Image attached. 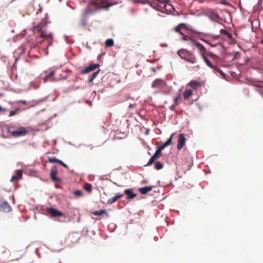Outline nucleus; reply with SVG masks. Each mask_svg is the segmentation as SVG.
<instances>
[{
    "label": "nucleus",
    "mask_w": 263,
    "mask_h": 263,
    "mask_svg": "<svg viewBox=\"0 0 263 263\" xmlns=\"http://www.w3.org/2000/svg\"><path fill=\"white\" fill-rule=\"evenodd\" d=\"M203 84L198 80H192L188 84V85L191 87L193 89L196 90L202 86Z\"/></svg>",
    "instance_id": "nucleus-13"
},
{
    "label": "nucleus",
    "mask_w": 263,
    "mask_h": 263,
    "mask_svg": "<svg viewBox=\"0 0 263 263\" xmlns=\"http://www.w3.org/2000/svg\"><path fill=\"white\" fill-rule=\"evenodd\" d=\"M195 46L198 49V50L201 52V53L202 52H203L204 53V52H205V48L202 45H201L200 43H199L198 42H196L195 43Z\"/></svg>",
    "instance_id": "nucleus-23"
},
{
    "label": "nucleus",
    "mask_w": 263,
    "mask_h": 263,
    "mask_svg": "<svg viewBox=\"0 0 263 263\" xmlns=\"http://www.w3.org/2000/svg\"><path fill=\"white\" fill-rule=\"evenodd\" d=\"M174 135H175V134H172L171 135L170 137L166 141L168 145H170L172 143L173 137Z\"/></svg>",
    "instance_id": "nucleus-36"
},
{
    "label": "nucleus",
    "mask_w": 263,
    "mask_h": 263,
    "mask_svg": "<svg viewBox=\"0 0 263 263\" xmlns=\"http://www.w3.org/2000/svg\"><path fill=\"white\" fill-rule=\"evenodd\" d=\"M220 33H221V34H224V35H227V33L228 32V31H226V30H224V29H221V30H220Z\"/></svg>",
    "instance_id": "nucleus-41"
},
{
    "label": "nucleus",
    "mask_w": 263,
    "mask_h": 263,
    "mask_svg": "<svg viewBox=\"0 0 263 263\" xmlns=\"http://www.w3.org/2000/svg\"><path fill=\"white\" fill-rule=\"evenodd\" d=\"M2 110H3V111H6V109L5 108H3Z\"/></svg>",
    "instance_id": "nucleus-46"
},
{
    "label": "nucleus",
    "mask_w": 263,
    "mask_h": 263,
    "mask_svg": "<svg viewBox=\"0 0 263 263\" xmlns=\"http://www.w3.org/2000/svg\"><path fill=\"white\" fill-rule=\"evenodd\" d=\"M158 2V6L160 8H165L167 10V7H170L171 8L172 6L171 5L167 4V0H157Z\"/></svg>",
    "instance_id": "nucleus-18"
},
{
    "label": "nucleus",
    "mask_w": 263,
    "mask_h": 263,
    "mask_svg": "<svg viewBox=\"0 0 263 263\" xmlns=\"http://www.w3.org/2000/svg\"><path fill=\"white\" fill-rule=\"evenodd\" d=\"M124 193L127 195V200L133 199L137 196V194L133 192L132 189H126Z\"/></svg>",
    "instance_id": "nucleus-14"
},
{
    "label": "nucleus",
    "mask_w": 263,
    "mask_h": 263,
    "mask_svg": "<svg viewBox=\"0 0 263 263\" xmlns=\"http://www.w3.org/2000/svg\"><path fill=\"white\" fill-rule=\"evenodd\" d=\"M93 81V79H92V77L89 76L88 80V82L89 83H91V82H92Z\"/></svg>",
    "instance_id": "nucleus-43"
},
{
    "label": "nucleus",
    "mask_w": 263,
    "mask_h": 263,
    "mask_svg": "<svg viewBox=\"0 0 263 263\" xmlns=\"http://www.w3.org/2000/svg\"><path fill=\"white\" fill-rule=\"evenodd\" d=\"M192 94V91L191 89H186L183 94L184 99L187 100Z\"/></svg>",
    "instance_id": "nucleus-21"
},
{
    "label": "nucleus",
    "mask_w": 263,
    "mask_h": 263,
    "mask_svg": "<svg viewBox=\"0 0 263 263\" xmlns=\"http://www.w3.org/2000/svg\"><path fill=\"white\" fill-rule=\"evenodd\" d=\"M59 164H61V165H62L66 168H68V166L66 164H65L62 161H61L60 160L59 162Z\"/></svg>",
    "instance_id": "nucleus-39"
},
{
    "label": "nucleus",
    "mask_w": 263,
    "mask_h": 263,
    "mask_svg": "<svg viewBox=\"0 0 263 263\" xmlns=\"http://www.w3.org/2000/svg\"><path fill=\"white\" fill-rule=\"evenodd\" d=\"M186 141V139L184 134H181L178 136V143L177 148L178 150H181L184 146Z\"/></svg>",
    "instance_id": "nucleus-8"
},
{
    "label": "nucleus",
    "mask_w": 263,
    "mask_h": 263,
    "mask_svg": "<svg viewBox=\"0 0 263 263\" xmlns=\"http://www.w3.org/2000/svg\"><path fill=\"white\" fill-rule=\"evenodd\" d=\"M229 39H231L232 37V35L230 33L228 32L227 35H226Z\"/></svg>",
    "instance_id": "nucleus-42"
},
{
    "label": "nucleus",
    "mask_w": 263,
    "mask_h": 263,
    "mask_svg": "<svg viewBox=\"0 0 263 263\" xmlns=\"http://www.w3.org/2000/svg\"><path fill=\"white\" fill-rule=\"evenodd\" d=\"M201 57L208 66L211 68H214V66L211 63L209 59L205 55L203 52L201 53Z\"/></svg>",
    "instance_id": "nucleus-20"
},
{
    "label": "nucleus",
    "mask_w": 263,
    "mask_h": 263,
    "mask_svg": "<svg viewBox=\"0 0 263 263\" xmlns=\"http://www.w3.org/2000/svg\"><path fill=\"white\" fill-rule=\"evenodd\" d=\"M46 211L53 217L64 216V214L62 212L52 208H47Z\"/></svg>",
    "instance_id": "nucleus-5"
},
{
    "label": "nucleus",
    "mask_w": 263,
    "mask_h": 263,
    "mask_svg": "<svg viewBox=\"0 0 263 263\" xmlns=\"http://www.w3.org/2000/svg\"><path fill=\"white\" fill-rule=\"evenodd\" d=\"M60 160L58 159L55 157L49 158L48 161L50 163H59Z\"/></svg>",
    "instance_id": "nucleus-31"
},
{
    "label": "nucleus",
    "mask_w": 263,
    "mask_h": 263,
    "mask_svg": "<svg viewBox=\"0 0 263 263\" xmlns=\"http://www.w3.org/2000/svg\"><path fill=\"white\" fill-rule=\"evenodd\" d=\"M177 54L181 59L192 64H195L197 63V59L195 55L193 52L185 49L179 50L177 51Z\"/></svg>",
    "instance_id": "nucleus-1"
},
{
    "label": "nucleus",
    "mask_w": 263,
    "mask_h": 263,
    "mask_svg": "<svg viewBox=\"0 0 263 263\" xmlns=\"http://www.w3.org/2000/svg\"><path fill=\"white\" fill-rule=\"evenodd\" d=\"M73 194L78 197H81L83 195V193L80 190H77L74 191Z\"/></svg>",
    "instance_id": "nucleus-33"
},
{
    "label": "nucleus",
    "mask_w": 263,
    "mask_h": 263,
    "mask_svg": "<svg viewBox=\"0 0 263 263\" xmlns=\"http://www.w3.org/2000/svg\"><path fill=\"white\" fill-rule=\"evenodd\" d=\"M153 188V186H147L139 189V192L141 194L144 195L147 193L148 192L152 190Z\"/></svg>",
    "instance_id": "nucleus-19"
},
{
    "label": "nucleus",
    "mask_w": 263,
    "mask_h": 263,
    "mask_svg": "<svg viewBox=\"0 0 263 263\" xmlns=\"http://www.w3.org/2000/svg\"><path fill=\"white\" fill-rule=\"evenodd\" d=\"M27 130L24 127H19L17 130L13 131L11 133L12 135L15 137L25 136L27 133Z\"/></svg>",
    "instance_id": "nucleus-6"
},
{
    "label": "nucleus",
    "mask_w": 263,
    "mask_h": 263,
    "mask_svg": "<svg viewBox=\"0 0 263 263\" xmlns=\"http://www.w3.org/2000/svg\"><path fill=\"white\" fill-rule=\"evenodd\" d=\"M255 90L259 92L263 97V86H256Z\"/></svg>",
    "instance_id": "nucleus-29"
},
{
    "label": "nucleus",
    "mask_w": 263,
    "mask_h": 263,
    "mask_svg": "<svg viewBox=\"0 0 263 263\" xmlns=\"http://www.w3.org/2000/svg\"><path fill=\"white\" fill-rule=\"evenodd\" d=\"M163 166V164L159 161H157L155 163V168L158 170H161V168H162Z\"/></svg>",
    "instance_id": "nucleus-30"
},
{
    "label": "nucleus",
    "mask_w": 263,
    "mask_h": 263,
    "mask_svg": "<svg viewBox=\"0 0 263 263\" xmlns=\"http://www.w3.org/2000/svg\"><path fill=\"white\" fill-rule=\"evenodd\" d=\"M183 36L182 37V40H184V41H188V40H191V37L189 36H187V35H183Z\"/></svg>",
    "instance_id": "nucleus-40"
},
{
    "label": "nucleus",
    "mask_w": 263,
    "mask_h": 263,
    "mask_svg": "<svg viewBox=\"0 0 263 263\" xmlns=\"http://www.w3.org/2000/svg\"><path fill=\"white\" fill-rule=\"evenodd\" d=\"M100 66L98 64H91L82 70V74H85L95 70Z\"/></svg>",
    "instance_id": "nucleus-11"
},
{
    "label": "nucleus",
    "mask_w": 263,
    "mask_h": 263,
    "mask_svg": "<svg viewBox=\"0 0 263 263\" xmlns=\"http://www.w3.org/2000/svg\"><path fill=\"white\" fill-rule=\"evenodd\" d=\"M34 31L36 32H39V37L40 38H45L46 40H47L48 45L51 46L52 44V33L50 32L49 34L45 33L44 31L43 30V27L41 28H38L37 27H35L34 28Z\"/></svg>",
    "instance_id": "nucleus-2"
},
{
    "label": "nucleus",
    "mask_w": 263,
    "mask_h": 263,
    "mask_svg": "<svg viewBox=\"0 0 263 263\" xmlns=\"http://www.w3.org/2000/svg\"><path fill=\"white\" fill-rule=\"evenodd\" d=\"M58 173L57 168L56 167H52L50 173V176L52 180L58 182H60L61 181V179L56 177L57 174Z\"/></svg>",
    "instance_id": "nucleus-12"
},
{
    "label": "nucleus",
    "mask_w": 263,
    "mask_h": 263,
    "mask_svg": "<svg viewBox=\"0 0 263 263\" xmlns=\"http://www.w3.org/2000/svg\"><path fill=\"white\" fill-rule=\"evenodd\" d=\"M84 189L88 193H90L92 192L91 185L89 183H86L84 185Z\"/></svg>",
    "instance_id": "nucleus-27"
},
{
    "label": "nucleus",
    "mask_w": 263,
    "mask_h": 263,
    "mask_svg": "<svg viewBox=\"0 0 263 263\" xmlns=\"http://www.w3.org/2000/svg\"><path fill=\"white\" fill-rule=\"evenodd\" d=\"M106 213L105 210H100V211H96L92 212V214L96 216H101L103 214Z\"/></svg>",
    "instance_id": "nucleus-28"
},
{
    "label": "nucleus",
    "mask_w": 263,
    "mask_h": 263,
    "mask_svg": "<svg viewBox=\"0 0 263 263\" xmlns=\"http://www.w3.org/2000/svg\"><path fill=\"white\" fill-rule=\"evenodd\" d=\"M184 24H180L177 26L175 28V31L179 33L181 35H183V33L181 32V29L182 28V26H184Z\"/></svg>",
    "instance_id": "nucleus-25"
},
{
    "label": "nucleus",
    "mask_w": 263,
    "mask_h": 263,
    "mask_svg": "<svg viewBox=\"0 0 263 263\" xmlns=\"http://www.w3.org/2000/svg\"><path fill=\"white\" fill-rule=\"evenodd\" d=\"M100 70L99 69L98 71L93 72L92 74H91L90 76L91 77H92V79H93V80L96 78V77L97 76V75L99 74V72H100Z\"/></svg>",
    "instance_id": "nucleus-35"
},
{
    "label": "nucleus",
    "mask_w": 263,
    "mask_h": 263,
    "mask_svg": "<svg viewBox=\"0 0 263 263\" xmlns=\"http://www.w3.org/2000/svg\"><path fill=\"white\" fill-rule=\"evenodd\" d=\"M135 3H141L142 4H152L151 0H132Z\"/></svg>",
    "instance_id": "nucleus-24"
},
{
    "label": "nucleus",
    "mask_w": 263,
    "mask_h": 263,
    "mask_svg": "<svg viewBox=\"0 0 263 263\" xmlns=\"http://www.w3.org/2000/svg\"><path fill=\"white\" fill-rule=\"evenodd\" d=\"M205 15L212 20L216 21L220 18L216 10H208L205 12Z\"/></svg>",
    "instance_id": "nucleus-4"
},
{
    "label": "nucleus",
    "mask_w": 263,
    "mask_h": 263,
    "mask_svg": "<svg viewBox=\"0 0 263 263\" xmlns=\"http://www.w3.org/2000/svg\"><path fill=\"white\" fill-rule=\"evenodd\" d=\"M92 5L97 9H108L112 5V4L108 3L106 0H93Z\"/></svg>",
    "instance_id": "nucleus-3"
},
{
    "label": "nucleus",
    "mask_w": 263,
    "mask_h": 263,
    "mask_svg": "<svg viewBox=\"0 0 263 263\" xmlns=\"http://www.w3.org/2000/svg\"><path fill=\"white\" fill-rule=\"evenodd\" d=\"M166 86L165 82L161 79L156 80L152 84V87L154 88L163 89Z\"/></svg>",
    "instance_id": "nucleus-9"
},
{
    "label": "nucleus",
    "mask_w": 263,
    "mask_h": 263,
    "mask_svg": "<svg viewBox=\"0 0 263 263\" xmlns=\"http://www.w3.org/2000/svg\"><path fill=\"white\" fill-rule=\"evenodd\" d=\"M162 150L159 147L157 148V149L156 150V152L154 154V155L151 158V159L149 160L148 163L145 166H148L152 164L155 160H156L157 159H158L159 157H160L161 151Z\"/></svg>",
    "instance_id": "nucleus-7"
},
{
    "label": "nucleus",
    "mask_w": 263,
    "mask_h": 263,
    "mask_svg": "<svg viewBox=\"0 0 263 263\" xmlns=\"http://www.w3.org/2000/svg\"><path fill=\"white\" fill-rule=\"evenodd\" d=\"M212 69H214L215 70L217 71L219 73H220L221 75H223L224 73L223 71L218 67L215 66L214 68H212Z\"/></svg>",
    "instance_id": "nucleus-34"
},
{
    "label": "nucleus",
    "mask_w": 263,
    "mask_h": 263,
    "mask_svg": "<svg viewBox=\"0 0 263 263\" xmlns=\"http://www.w3.org/2000/svg\"><path fill=\"white\" fill-rule=\"evenodd\" d=\"M54 73V71H50L49 73H48L44 78L43 81L44 83H46L48 81H51L52 79H50L53 76Z\"/></svg>",
    "instance_id": "nucleus-22"
},
{
    "label": "nucleus",
    "mask_w": 263,
    "mask_h": 263,
    "mask_svg": "<svg viewBox=\"0 0 263 263\" xmlns=\"http://www.w3.org/2000/svg\"><path fill=\"white\" fill-rule=\"evenodd\" d=\"M123 196V194L117 193L115 196L108 200L107 203L109 204H112L114 202H116L119 199L122 198Z\"/></svg>",
    "instance_id": "nucleus-16"
},
{
    "label": "nucleus",
    "mask_w": 263,
    "mask_h": 263,
    "mask_svg": "<svg viewBox=\"0 0 263 263\" xmlns=\"http://www.w3.org/2000/svg\"><path fill=\"white\" fill-rule=\"evenodd\" d=\"M22 171L21 170H18L16 171V173L14 175H13L10 181L11 182L18 180V179H21L22 177Z\"/></svg>",
    "instance_id": "nucleus-17"
},
{
    "label": "nucleus",
    "mask_w": 263,
    "mask_h": 263,
    "mask_svg": "<svg viewBox=\"0 0 263 263\" xmlns=\"http://www.w3.org/2000/svg\"><path fill=\"white\" fill-rule=\"evenodd\" d=\"M209 55L211 57V58H212L214 60H216L217 59H218V57L213 53H209Z\"/></svg>",
    "instance_id": "nucleus-37"
},
{
    "label": "nucleus",
    "mask_w": 263,
    "mask_h": 263,
    "mask_svg": "<svg viewBox=\"0 0 263 263\" xmlns=\"http://www.w3.org/2000/svg\"><path fill=\"white\" fill-rule=\"evenodd\" d=\"M20 110V109L18 108H16L15 110H11L10 111V113H9V117H12L13 116H14L16 114L17 112Z\"/></svg>",
    "instance_id": "nucleus-32"
},
{
    "label": "nucleus",
    "mask_w": 263,
    "mask_h": 263,
    "mask_svg": "<svg viewBox=\"0 0 263 263\" xmlns=\"http://www.w3.org/2000/svg\"><path fill=\"white\" fill-rule=\"evenodd\" d=\"M43 42H44V40H42V41H40V43H42Z\"/></svg>",
    "instance_id": "nucleus-45"
},
{
    "label": "nucleus",
    "mask_w": 263,
    "mask_h": 263,
    "mask_svg": "<svg viewBox=\"0 0 263 263\" xmlns=\"http://www.w3.org/2000/svg\"><path fill=\"white\" fill-rule=\"evenodd\" d=\"M169 145L166 142H165L164 144H162L159 147L161 148V149L163 150L164 149L166 146Z\"/></svg>",
    "instance_id": "nucleus-38"
},
{
    "label": "nucleus",
    "mask_w": 263,
    "mask_h": 263,
    "mask_svg": "<svg viewBox=\"0 0 263 263\" xmlns=\"http://www.w3.org/2000/svg\"><path fill=\"white\" fill-rule=\"evenodd\" d=\"M20 102L22 103L23 104H26V101H25V100H21V101H20Z\"/></svg>",
    "instance_id": "nucleus-44"
},
{
    "label": "nucleus",
    "mask_w": 263,
    "mask_h": 263,
    "mask_svg": "<svg viewBox=\"0 0 263 263\" xmlns=\"http://www.w3.org/2000/svg\"><path fill=\"white\" fill-rule=\"evenodd\" d=\"M114 42L111 39H108L105 41V45L106 47H111L114 45Z\"/></svg>",
    "instance_id": "nucleus-26"
},
{
    "label": "nucleus",
    "mask_w": 263,
    "mask_h": 263,
    "mask_svg": "<svg viewBox=\"0 0 263 263\" xmlns=\"http://www.w3.org/2000/svg\"><path fill=\"white\" fill-rule=\"evenodd\" d=\"M181 94L179 93L177 96L174 100V103L170 106V109L171 110H174L176 106L179 104V103L181 101Z\"/></svg>",
    "instance_id": "nucleus-15"
},
{
    "label": "nucleus",
    "mask_w": 263,
    "mask_h": 263,
    "mask_svg": "<svg viewBox=\"0 0 263 263\" xmlns=\"http://www.w3.org/2000/svg\"><path fill=\"white\" fill-rule=\"evenodd\" d=\"M11 210V206L7 201L0 200V211L4 212H10Z\"/></svg>",
    "instance_id": "nucleus-10"
}]
</instances>
